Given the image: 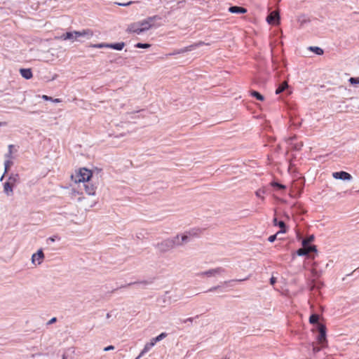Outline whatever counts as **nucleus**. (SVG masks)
Here are the masks:
<instances>
[{
	"mask_svg": "<svg viewBox=\"0 0 359 359\" xmlns=\"http://www.w3.org/2000/svg\"><path fill=\"white\" fill-rule=\"evenodd\" d=\"M92 177V172L90 170L86 169V168H81L78 172H76L75 175H72V179L76 182V183H81L83 184L86 182H88L90 179Z\"/></svg>",
	"mask_w": 359,
	"mask_h": 359,
	"instance_id": "nucleus-1",
	"label": "nucleus"
},
{
	"mask_svg": "<svg viewBox=\"0 0 359 359\" xmlns=\"http://www.w3.org/2000/svg\"><path fill=\"white\" fill-rule=\"evenodd\" d=\"M180 243L179 242L178 237H173L164 240L160 243H158L157 248L159 250L165 252L175 246H180Z\"/></svg>",
	"mask_w": 359,
	"mask_h": 359,
	"instance_id": "nucleus-2",
	"label": "nucleus"
},
{
	"mask_svg": "<svg viewBox=\"0 0 359 359\" xmlns=\"http://www.w3.org/2000/svg\"><path fill=\"white\" fill-rule=\"evenodd\" d=\"M161 19L159 16L158 15H154L151 17H149L143 20L137 22L140 27L142 28V30L144 32L149 30L150 28H151L154 25V22L156 20Z\"/></svg>",
	"mask_w": 359,
	"mask_h": 359,
	"instance_id": "nucleus-3",
	"label": "nucleus"
},
{
	"mask_svg": "<svg viewBox=\"0 0 359 359\" xmlns=\"http://www.w3.org/2000/svg\"><path fill=\"white\" fill-rule=\"evenodd\" d=\"M74 34H76V41H79L80 38L90 39L93 36V33L90 29H86L81 31H74Z\"/></svg>",
	"mask_w": 359,
	"mask_h": 359,
	"instance_id": "nucleus-4",
	"label": "nucleus"
},
{
	"mask_svg": "<svg viewBox=\"0 0 359 359\" xmlns=\"http://www.w3.org/2000/svg\"><path fill=\"white\" fill-rule=\"evenodd\" d=\"M44 258V254L42 249H39L36 253L32 256V262L33 264L39 265L42 263Z\"/></svg>",
	"mask_w": 359,
	"mask_h": 359,
	"instance_id": "nucleus-5",
	"label": "nucleus"
},
{
	"mask_svg": "<svg viewBox=\"0 0 359 359\" xmlns=\"http://www.w3.org/2000/svg\"><path fill=\"white\" fill-rule=\"evenodd\" d=\"M332 177L337 180H351L352 176L348 172L345 171L334 172L332 173Z\"/></svg>",
	"mask_w": 359,
	"mask_h": 359,
	"instance_id": "nucleus-6",
	"label": "nucleus"
},
{
	"mask_svg": "<svg viewBox=\"0 0 359 359\" xmlns=\"http://www.w3.org/2000/svg\"><path fill=\"white\" fill-rule=\"evenodd\" d=\"M319 334L317 337L318 342L323 344L326 341V328L323 325H318Z\"/></svg>",
	"mask_w": 359,
	"mask_h": 359,
	"instance_id": "nucleus-7",
	"label": "nucleus"
},
{
	"mask_svg": "<svg viewBox=\"0 0 359 359\" xmlns=\"http://www.w3.org/2000/svg\"><path fill=\"white\" fill-rule=\"evenodd\" d=\"M126 32L128 33H135L136 34H141L144 32L143 30H142V28L139 25L137 22H134L128 25Z\"/></svg>",
	"mask_w": 359,
	"mask_h": 359,
	"instance_id": "nucleus-8",
	"label": "nucleus"
},
{
	"mask_svg": "<svg viewBox=\"0 0 359 359\" xmlns=\"http://www.w3.org/2000/svg\"><path fill=\"white\" fill-rule=\"evenodd\" d=\"M224 271V270L222 268L218 267L216 269H210V270L202 272V273H199L198 275L201 276H207L210 277V276H216L218 274H221Z\"/></svg>",
	"mask_w": 359,
	"mask_h": 359,
	"instance_id": "nucleus-9",
	"label": "nucleus"
},
{
	"mask_svg": "<svg viewBox=\"0 0 359 359\" xmlns=\"http://www.w3.org/2000/svg\"><path fill=\"white\" fill-rule=\"evenodd\" d=\"M279 13L277 11H272L266 18V21L270 25H274L279 21Z\"/></svg>",
	"mask_w": 359,
	"mask_h": 359,
	"instance_id": "nucleus-10",
	"label": "nucleus"
},
{
	"mask_svg": "<svg viewBox=\"0 0 359 359\" xmlns=\"http://www.w3.org/2000/svg\"><path fill=\"white\" fill-rule=\"evenodd\" d=\"M194 235L191 231L186 232L182 235H177L175 237L179 238V242L180 243V246L183 245L185 243H187L190 241V236Z\"/></svg>",
	"mask_w": 359,
	"mask_h": 359,
	"instance_id": "nucleus-11",
	"label": "nucleus"
},
{
	"mask_svg": "<svg viewBox=\"0 0 359 359\" xmlns=\"http://www.w3.org/2000/svg\"><path fill=\"white\" fill-rule=\"evenodd\" d=\"M203 44V42H199V43L192 44L191 46H187V47H184V48L180 49V50L177 51V53H186L188 51H191Z\"/></svg>",
	"mask_w": 359,
	"mask_h": 359,
	"instance_id": "nucleus-12",
	"label": "nucleus"
},
{
	"mask_svg": "<svg viewBox=\"0 0 359 359\" xmlns=\"http://www.w3.org/2000/svg\"><path fill=\"white\" fill-rule=\"evenodd\" d=\"M203 44V42H199V43L192 44L191 46H187V47H184V48L180 49V50L177 51V53H186L188 51H191Z\"/></svg>",
	"mask_w": 359,
	"mask_h": 359,
	"instance_id": "nucleus-13",
	"label": "nucleus"
},
{
	"mask_svg": "<svg viewBox=\"0 0 359 359\" xmlns=\"http://www.w3.org/2000/svg\"><path fill=\"white\" fill-rule=\"evenodd\" d=\"M83 187L86 192L88 195H94L95 194L96 187L94 185L90 184L88 182H86V183L83 184Z\"/></svg>",
	"mask_w": 359,
	"mask_h": 359,
	"instance_id": "nucleus-14",
	"label": "nucleus"
},
{
	"mask_svg": "<svg viewBox=\"0 0 359 359\" xmlns=\"http://www.w3.org/2000/svg\"><path fill=\"white\" fill-rule=\"evenodd\" d=\"M60 39L62 40H71L72 41H76V34H74V32H68L63 34L60 36Z\"/></svg>",
	"mask_w": 359,
	"mask_h": 359,
	"instance_id": "nucleus-15",
	"label": "nucleus"
},
{
	"mask_svg": "<svg viewBox=\"0 0 359 359\" xmlns=\"http://www.w3.org/2000/svg\"><path fill=\"white\" fill-rule=\"evenodd\" d=\"M229 11L231 13H245L247 10L243 7L233 6L229 8Z\"/></svg>",
	"mask_w": 359,
	"mask_h": 359,
	"instance_id": "nucleus-16",
	"label": "nucleus"
},
{
	"mask_svg": "<svg viewBox=\"0 0 359 359\" xmlns=\"http://www.w3.org/2000/svg\"><path fill=\"white\" fill-rule=\"evenodd\" d=\"M154 345H155V344H154V342L152 341V340L149 343H147L144 346L143 350L141 351L140 355L136 358V359L140 358L144 354H145L147 352H148Z\"/></svg>",
	"mask_w": 359,
	"mask_h": 359,
	"instance_id": "nucleus-17",
	"label": "nucleus"
},
{
	"mask_svg": "<svg viewBox=\"0 0 359 359\" xmlns=\"http://www.w3.org/2000/svg\"><path fill=\"white\" fill-rule=\"evenodd\" d=\"M20 72L21 76L25 79H29L32 77L31 69H20Z\"/></svg>",
	"mask_w": 359,
	"mask_h": 359,
	"instance_id": "nucleus-18",
	"label": "nucleus"
},
{
	"mask_svg": "<svg viewBox=\"0 0 359 359\" xmlns=\"http://www.w3.org/2000/svg\"><path fill=\"white\" fill-rule=\"evenodd\" d=\"M273 224L275 226H278L280 228V231H278L277 233L286 232L285 224L283 221H278L276 218H274Z\"/></svg>",
	"mask_w": 359,
	"mask_h": 359,
	"instance_id": "nucleus-19",
	"label": "nucleus"
},
{
	"mask_svg": "<svg viewBox=\"0 0 359 359\" xmlns=\"http://www.w3.org/2000/svg\"><path fill=\"white\" fill-rule=\"evenodd\" d=\"M13 186L11 184H10L8 181L5 182L4 184V191L8 196H11L13 194Z\"/></svg>",
	"mask_w": 359,
	"mask_h": 359,
	"instance_id": "nucleus-20",
	"label": "nucleus"
},
{
	"mask_svg": "<svg viewBox=\"0 0 359 359\" xmlns=\"http://www.w3.org/2000/svg\"><path fill=\"white\" fill-rule=\"evenodd\" d=\"M125 46V43L123 42L116 43H109V48L115 49L117 50H121Z\"/></svg>",
	"mask_w": 359,
	"mask_h": 359,
	"instance_id": "nucleus-21",
	"label": "nucleus"
},
{
	"mask_svg": "<svg viewBox=\"0 0 359 359\" xmlns=\"http://www.w3.org/2000/svg\"><path fill=\"white\" fill-rule=\"evenodd\" d=\"M309 22V19L306 15H301L298 18V22L301 27H303L306 23Z\"/></svg>",
	"mask_w": 359,
	"mask_h": 359,
	"instance_id": "nucleus-22",
	"label": "nucleus"
},
{
	"mask_svg": "<svg viewBox=\"0 0 359 359\" xmlns=\"http://www.w3.org/2000/svg\"><path fill=\"white\" fill-rule=\"evenodd\" d=\"M287 83L286 81H284L276 90V94H280V93L283 92L287 88Z\"/></svg>",
	"mask_w": 359,
	"mask_h": 359,
	"instance_id": "nucleus-23",
	"label": "nucleus"
},
{
	"mask_svg": "<svg viewBox=\"0 0 359 359\" xmlns=\"http://www.w3.org/2000/svg\"><path fill=\"white\" fill-rule=\"evenodd\" d=\"M250 95L259 101H263L264 100V96L257 91L252 90L250 91Z\"/></svg>",
	"mask_w": 359,
	"mask_h": 359,
	"instance_id": "nucleus-24",
	"label": "nucleus"
},
{
	"mask_svg": "<svg viewBox=\"0 0 359 359\" xmlns=\"http://www.w3.org/2000/svg\"><path fill=\"white\" fill-rule=\"evenodd\" d=\"M309 50L314 52L316 54L318 55H321L323 54V50L322 48L317 47V46H310L309 48Z\"/></svg>",
	"mask_w": 359,
	"mask_h": 359,
	"instance_id": "nucleus-25",
	"label": "nucleus"
},
{
	"mask_svg": "<svg viewBox=\"0 0 359 359\" xmlns=\"http://www.w3.org/2000/svg\"><path fill=\"white\" fill-rule=\"evenodd\" d=\"M18 179H19L18 175H13L9 177L8 182L14 187L15 183L18 181Z\"/></svg>",
	"mask_w": 359,
	"mask_h": 359,
	"instance_id": "nucleus-26",
	"label": "nucleus"
},
{
	"mask_svg": "<svg viewBox=\"0 0 359 359\" xmlns=\"http://www.w3.org/2000/svg\"><path fill=\"white\" fill-rule=\"evenodd\" d=\"M314 239V236H310L309 237H308L307 238H305L302 241V245L304 247H306L307 245H309V243L311 242H312Z\"/></svg>",
	"mask_w": 359,
	"mask_h": 359,
	"instance_id": "nucleus-27",
	"label": "nucleus"
},
{
	"mask_svg": "<svg viewBox=\"0 0 359 359\" xmlns=\"http://www.w3.org/2000/svg\"><path fill=\"white\" fill-rule=\"evenodd\" d=\"M297 253L299 256H303L308 255L309 251L306 250V247L303 246L302 248H300L297 250Z\"/></svg>",
	"mask_w": 359,
	"mask_h": 359,
	"instance_id": "nucleus-28",
	"label": "nucleus"
},
{
	"mask_svg": "<svg viewBox=\"0 0 359 359\" xmlns=\"http://www.w3.org/2000/svg\"><path fill=\"white\" fill-rule=\"evenodd\" d=\"M166 333H161L158 336H157L156 337L152 339V341L154 342V344H156L157 341H159L161 340H162L163 338H165L166 337Z\"/></svg>",
	"mask_w": 359,
	"mask_h": 359,
	"instance_id": "nucleus-29",
	"label": "nucleus"
},
{
	"mask_svg": "<svg viewBox=\"0 0 359 359\" xmlns=\"http://www.w3.org/2000/svg\"><path fill=\"white\" fill-rule=\"evenodd\" d=\"M318 318H319V317L317 314H313L309 318V322L311 324L317 323L318 321Z\"/></svg>",
	"mask_w": 359,
	"mask_h": 359,
	"instance_id": "nucleus-30",
	"label": "nucleus"
},
{
	"mask_svg": "<svg viewBox=\"0 0 359 359\" xmlns=\"http://www.w3.org/2000/svg\"><path fill=\"white\" fill-rule=\"evenodd\" d=\"M135 46L138 48H148L151 45L149 43H137Z\"/></svg>",
	"mask_w": 359,
	"mask_h": 359,
	"instance_id": "nucleus-31",
	"label": "nucleus"
},
{
	"mask_svg": "<svg viewBox=\"0 0 359 359\" xmlns=\"http://www.w3.org/2000/svg\"><path fill=\"white\" fill-rule=\"evenodd\" d=\"M13 162L11 160H6L4 163L5 173L8 172L10 167L12 165Z\"/></svg>",
	"mask_w": 359,
	"mask_h": 359,
	"instance_id": "nucleus-32",
	"label": "nucleus"
},
{
	"mask_svg": "<svg viewBox=\"0 0 359 359\" xmlns=\"http://www.w3.org/2000/svg\"><path fill=\"white\" fill-rule=\"evenodd\" d=\"M349 82L352 85L359 84V77H351L349 79Z\"/></svg>",
	"mask_w": 359,
	"mask_h": 359,
	"instance_id": "nucleus-33",
	"label": "nucleus"
},
{
	"mask_svg": "<svg viewBox=\"0 0 359 359\" xmlns=\"http://www.w3.org/2000/svg\"><path fill=\"white\" fill-rule=\"evenodd\" d=\"M109 43H97V44H95L93 46V47L95 48H109Z\"/></svg>",
	"mask_w": 359,
	"mask_h": 359,
	"instance_id": "nucleus-34",
	"label": "nucleus"
},
{
	"mask_svg": "<svg viewBox=\"0 0 359 359\" xmlns=\"http://www.w3.org/2000/svg\"><path fill=\"white\" fill-rule=\"evenodd\" d=\"M306 250L309 251V253H310L311 252L316 251V246H314V245H307Z\"/></svg>",
	"mask_w": 359,
	"mask_h": 359,
	"instance_id": "nucleus-35",
	"label": "nucleus"
},
{
	"mask_svg": "<svg viewBox=\"0 0 359 359\" xmlns=\"http://www.w3.org/2000/svg\"><path fill=\"white\" fill-rule=\"evenodd\" d=\"M272 186L277 187H278L279 189H285V185L279 184L278 182H273L272 183Z\"/></svg>",
	"mask_w": 359,
	"mask_h": 359,
	"instance_id": "nucleus-36",
	"label": "nucleus"
},
{
	"mask_svg": "<svg viewBox=\"0 0 359 359\" xmlns=\"http://www.w3.org/2000/svg\"><path fill=\"white\" fill-rule=\"evenodd\" d=\"M133 3H134L133 1H128L127 3H116V4L120 6H128L131 5L132 4H133Z\"/></svg>",
	"mask_w": 359,
	"mask_h": 359,
	"instance_id": "nucleus-37",
	"label": "nucleus"
},
{
	"mask_svg": "<svg viewBox=\"0 0 359 359\" xmlns=\"http://www.w3.org/2000/svg\"><path fill=\"white\" fill-rule=\"evenodd\" d=\"M277 234L278 233H276L274 235L269 236L268 238V241L271 243H273V241H275V240L276 239Z\"/></svg>",
	"mask_w": 359,
	"mask_h": 359,
	"instance_id": "nucleus-38",
	"label": "nucleus"
},
{
	"mask_svg": "<svg viewBox=\"0 0 359 359\" xmlns=\"http://www.w3.org/2000/svg\"><path fill=\"white\" fill-rule=\"evenodd\" d=\"M263 193H264V191H262V190H258V191H256L255 194H256V196H257V197H259V198H263V197H262V194H263Z\"/></svg>",
	"mask_w": 359,
	"mask_h": 359,
	"instance_id": "nucleus-39",
	"label": "nucleus"
},
{
	"mask_svg": "<svg viewBox=\"0 0 359 359\" xmlns=\"http://www.w3.org/2000/svg\"><path fill=\"white\" fill-rule=\"evenodd\" d=\"M311 271H312V273L313 274V276H315L316 277H318L320 276V274L318 273V272L316 268H313Z\"/></svg>",
	"mask_w": 359,
	"mask_h": 359,
	"instance_id": "nucleus-40",
	"label": "nucleus"
},
{
	"mask_svg": "<svg viewBox=\"0 0 359 359\" xmlns=\"http://www.w3.org/2000/svg\"><path fill=\"white\" fill-rule=\"evenodd\" d=\"M219 287H220L219 285L215 286V287L210 288L208 290H207V292H213V291H215L216 290L219 289Z\"/></svg>",
	"mask_w": 359,
	"mask_h": 359,
	"instance_id": "nucleus-41",
	"label": "nucleus"
},
{
	"mask_svg": "<svg viewBox=\"0 0 359 359\" xmlns=\"http://www.w3.org/2000/svg\"><path fill=\"white\" fill-rule=\"evenodd\" d=\"M114 346H107L104 348V351H111V350H114Z\"/></svg>",
	"mask_w": 359,
	"mask_h": 359,
	"instance_id": "nucleus-42",
	"label": "nucleus"
},
{
	"mask_svg": "<svg viewBox=\"0 0 359 359\" xmlns=\"http://www.w3.org/2000/svg\"><path fill=\"white\" fill-rule=\"evenodd\" d=\"M320 351V347L315 346H313V351L314 353H318Z\"/></svg>",
	"mask_w": 359,
	"mask_h": 359,
	"instance_id": "nucleus-43",
	"label": "nucleus"
},
{
	"mask_svg": "<svg viewBox=\"0 0 359 359\" xmlns=\"http://www.w3.org/2000/svg\"><path fill=\"white\" fill-rule=\"evenodd\" d=\"M12 147H13V145H11H11H9V147H8V148H9V152H8V154H6V156L7 158H11V152H12V151H11V149H12Z\"/></svg>",
	"mask_w": 359,
	"mask_h": 359,
	"instance_id": "nucleus-44",
	"label": "nucleus"
},
{
	"mask_svg": "<svg viewBox=\"0 0 359 359\" xmlns=\"http://www.w3.org/2000/svg\"><path fill=\"white\" fill-rule=\"evenodd\" d=\"M42 98H43L44 100H50V101H51V100H52V97H49V96L46 95H42Z\"/></svg>",
	"mask_w": 359,
	"mask_h": 359,
	"instance_id": "nucleus-45",
	"label": "nucleus"
},
{
	"mask_svg": "<svg viewBox=\"0 0 359 359\" xmlns=\"http://www.w3.org/2000/svg\"><path fill=\"white\" fill-rule=\"evenodd\" d=\"M193 320H194V319H193V318H187V319H185V320H182V323H187V322L192 323V322H193Z\"/></svg>",
	"mask_w": 359,
	"mask_h": 359,
	"instance_id": "nucleus-46",
	"label": "nucleus"
},
{
	"mask_svg": "<svg viewBox=\"0 0 359 359\" xmlns=\"http://www.w3.org/2000/svg\"><path fill=\"white\" fill-rule=\"evenodd\" d=\"M57 320V318H52L48 322V325H50V324H53V323L56 322Z\"/></svg>",
	"mask_w": 359,
	"mask_h": 359,
	"instance_id": "nucleus-47",
	"label": "nucleus"
},
{
	"mask_svg": "<svg viewBox=\"0 0 359 359\" xmlns=\"http://www.w3.org/2000/svg\"><path fill=\"white\" fill-rule=\"evenodd\" d=\"M276 282V279L274 277H271L270 279V283L271 285H274V283Z\"/></svg>",
	"mask_w": 359,
	"mask_h": 359,
	"instance_id": "nucleus-48",
	"label": "nucleus"
},
{
	"mask_svg": "<svg viewBox=\"0 0 359 359\" xmlns=\"http://www.w3.org/2000/svg\"><path fill=\"white\" fill-rule=\"evenodd\" d=\"M51 101H52V102H60V100L59 99H57V98H56V99H53V98H52V100H51Z\"/></svg>",
	"mask_w": 359,
	"mask_h": 359,
	"instance_id": "nucleus-49",
	"label": "nucleus"
},
{
	"mask_svg": "<svg viewBox=\"0 0 359 359\" xmlns=\"http://www.w3.org/2000/svg\"><path fill=\"white\" fill-rule=\"evenodd\" d=\"M49 241H50L51 242H54L55 241V238L53 237H50L48 238Z\"/></svg>",
	"mask_w": 359,
	"mask_h": 359,
	"instance_id": "nucleus-50",
	"label": "nucleus"
},
{
	"mask_svg": "<svg viewBox=\"0 0 359 359\" xmlns=\"http://www.w3.org/2000/svg\"><path fill=\"white\" fill-rule=\"evenodd\" d=\"M110 317H111V315H110V313H108L107 314V318H109Z\"/></svg>",
	"mask_w": 359,
	"mask_h": 359,
	"instance_id": "nucleus-51",
	"label": "nucleus"
},
{
	"mask_svg": "<svg viewBox=\"0 0 359 359\" xmlns=\"http://www.w3.org/2000/svg\"><path fill=\"white\" fill-rule=\"evenodd\" d=\"M237 281H243L244 280V279H239V280H236Z\"/></svg>",
	"mask_w": 359,
	"mask_h": 359,
	"instance_id": "nucleus-52",
	"label": "nucleus"
},
{
	"mask_svg": "<svg viewBox=\"0 0 359 359\" xmlns=\"http://www.w3.org/2000/svg\"><path fill=\"white\" fill-rule=\"evenodd\" d=\"M1 124H2V123L0 122V126H1Z\"/></svg>",
	"mask_w": 359,
	"mask_h": 359,
	"instance_id": "nucleus-53",
	"label": "nucleus"
},
{
	"mask_svg": "<svg viewBox=\"0 0 359 359\" xmlns=\"http://www.w3.org/2000/svg\"><path fill=\"white\" fill-rule=\"evenodd\" d=\"M62 359H65V356L63 357V358H62Z\"/></svg>",
	"mask_w": 359,
	"mask_h": 359,
	"instance_id": "nucleus-54",
	"label": "nucleus"
}]
</instances>
